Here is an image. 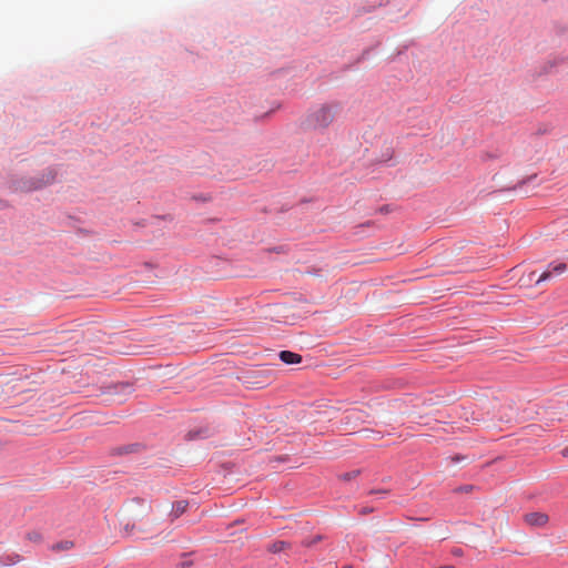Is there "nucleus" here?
I'll return each mask as SVG.
<instances>
[{"mask_svg": "<svg viewBox=\"0 0 568 568\" xmlns=\"http://www.w3.org/2000/svg\"><path fill=\"white\" fill-rule=\"evenodd\" d=\"M338 111L337 102L320 104L307 111L302 125L307 130L324 131L333 123Z\"/></svg>", "mask_w": 568, "mask_h": 568, "instance_id": "f257e3e1", "label": "nucleus"}, {"mask_svg": "<svg viewBox=\"0 0 568 568\" xmlns=\"http://www.w3.org/2000/svg\"><path fill=\"white\" fill-rule=\"evenodd\" d=\"M567 264L566 263H557V264H550L548 268L540 274V276L537 278L536 283L539 284L541 282L548 281L555 276H559L564 274L567 271Z\"/></svg>", "mask_w": 568, "mask_h": 568, "instance_id": "f03ea898", "label": "nucleus"}, {"mask_svg": "<svg viewBox=\"0 0 568 568\" xmlns=\"http://www.w3.org/2000/svg\"><path fill=\"white\" fill-rule=\"evenodd\" d=\"M549 520V517L545 513H529L525 515V521L535 527H544Z\"/></svg>", "mask_w": 568, "mask_h": 568, "instance_id": "7ed1b4c3", "label": "nucleus"}, {"mask_svg": "<svg viewBox=\"0 0 568 568\" xmlns=\"http://www.w3.org/2000/svg\"><path fill=\"white\" fill-rule=\"evenodd\" d=\"M280 358L285 364H298L302 362V356L300 354L290 352V351H282L280 353Z\"/></svg>", "mask_w": 568, "mask_h": 568, "instance_id": "20e7f679", "label": "nucleus"}, {"mask_svg": "<svg viewBox=\"0 0 568 568\" xmlns=\"http://www.w3.org/2000/svg\"><path fill=\"white\" fill-rule=\"evenodd\" d=\"M187 505L189 504L185 500L176 501L172 507V515L174 516V518L181 516L186 510Z\"/></svg>", "mask_w": 568, "mask_h": 568, "instance_id": "39448f33", "label": "nucleus"}, {"mask_svg": "<svg viewBox=\"0 0 568 568\" xmlns=\"http://www.w3.org/2000/svg\"><path fill=\"white\" fill-rule=\"evenodd\" d=\"M288 547H290V544H288V542L283 541V540H277V541L273 542V544L268 547V550H270L271 552H274V554H275V552H280V551H282V550H284V549H286V548H288Z\"/></svg>", "mask_w": 568, "mask_h": 568, "instance_id": "423d86ee", "label": "nucleus"}, {"mask_svg": "<svg viewBox=\"0 0 568 568\" xmlns=\"http://www.w3.org/2000/svg\"><path fill=\"white\" fill-rule=\"evenodd\" d=\"M73 546L71 541L60 542L53 546V549L68 550Z\"/></svg>", "mask_w": 568, "mask_h": 568, "instance_id": "0eeeda50", "label": "nucleus"}, {"mask_svg": "<svg viewBox=\"0 0 568 568\" xmlns=\"http://www.w3.org/2000/svg\"><path fill=\"white\" fill-rule=\"evenodd\" d=\"M322 540V536L321 535H317L315 536L313 539L311 540H304L303 541V545L306 546V547H311L313 546L314 544Z\"/></svg>", "mask_w": 568, "mask_h": 568, "instance_id": "6e6552de", "label": "nucleus"}, {"mask_svg": "<svg viewBox=\"0 0 568 568\" xmlns=\"http://www.w3.org/2000/svg\"><path fill=\"white\" fill-rule=\"evenodd\" d=\"M357 474H358V471L345 473V474H343V475H342V478H343L344 480H351V479H353L354 477H356V476H357Z\"/></svg>", "mask_w": 568, "mask_h": 568, "instance_id": "1a4fd4ad", "label": "nucleus"}, {"mask_svg": "<svg viewBox=\"0 0 568 568\" xmlns=\"http://www.w3.org/2000/svg\"><path fill=\"white\" fill-rule=\"evenodd\" d=\"M28 538L33 541H38L40 539V535L37 532H32L28 535Z\"/></svg>", "mask_w": 568, "mask_h": 568, "instance_id": "9d476101", "label": "nucleus"}, {"mask_svg": "<svg viewBox=\"0 0 568 568\" xmlns=\"http://www.w3.org/2000/svg\"><path fill=\"white\" fill-rule=\"evenodd\" d=\"M16 559H17L16 561H20V560H21V557L17 555V556H16Z\"/></svg>", "mask_w": 568, "mask_h": 568, "instance_id": "9b49d317", "label": "nucleus"}, {"mask_svg": "<svg viewBox=\"0 0 568 568\" xmlns=\"http://www.w3.org/2000/svg\"><path fill=\"white\" fill-rule=\"evenodd\" d=\"M564 454H565V455H568V448H566V449L564 450Z\"/></svg>", "mask_w": 568, "mask_h": 568, "instance_id": "f8f14e48", "label": "nucleus"}, {"mask_svg": "<svg viewBox=\"0 0 568 568\" xmlns=\"http://www.w3.org/2000/svg\"><path fill=\"white\" fill-rule=\"evenodd\" d=\"M343 568H351L349 566H344Z\"/></svg>", "mask_w": 568, "mask_h": 568, "instance_id": "ddd939ff", "label": "nucleus"}]
</instances>
